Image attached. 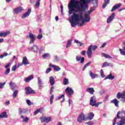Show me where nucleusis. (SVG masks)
I'll list each match as a JSON object with an SVG mask.
<instances>
[{"mask_svg": "<svg viewBox=\"0 0 125 125\" xmlns=\"http://www.w3.org/2000/svg\"><path fill=\"white\" fill-rule=\"evenodd\" d=\"M88 2H90V0H81L80 1L71 0L68 5L69 15L73 14V12H79L80 14H82V12H83V10L87 9L86 3Z\"/></svg>", "mask_w": 125, "mask_h": 125, "instance_id": "f257e3e1", "label": "nucleus"}, {"mask_svg": "<svg viewBox=\"0 0 125 125\" xmlns=\"http://www.w3.org/2000/svg\"><path fill=\"white\" fill-rule=\"evenodd\" d=\"M94 11V8H91L89 11L86 12L84 14V18L83 17L82 14H79L73 12L72 15L69 18V22L71 24L72 27H76V25L79 24L80 21H82V22L80 23V26H83L84 22H89L90 21V18H89L91 12Z\"/></svg>", "mask_w": 125, "mask_h": 125, "instance_id": "f03ea898", "label": "nucleus"}, {"mask_svg": "<svg viewBox=\"0 0 125 125\" xmlns=\"http://www.w3.org/2000/svg\"><path fill=\"white\" fill-rule=\"evenodd\" d=\"M49 82L51 87L50 90V94L51 95L50 98V104L53 103V100L54 99V95H52V92H53V89H54V84L55 83V80H54V77L51 76L49 78Z\"/></svg>", "mask_w": 125, "mask_h": 125, "instance_id": "7ed1b4c3", "label": "nucleus"}, {"mask_svg": "<svg viewBox=\"0 0 125 125\" xmlns=\"http://www.w3.org/2000/svg\"><path fill=\"white\" fill-rule=\"evenodd\" d=\"M102 102H100L96 103V97L95 96H93L90 100V105L92 106V107H98L100 104H102Z\"/></svg>", "mask_w": 125, "mask_h": 125, "instance_id": "20e7f679", "label": "nucleus"}, {"mask_svg": "<svg viewBox=\"0 0 125 125\" xmlns=\"http://www.w3.org/2000/svg\"><path fill=\"white\" fill-rule=\"evenodd\" d=\"M97 48V45H90L89 46L88 48V50L87 51V55L88 56V58H91L92 57V50L93 51H94L95 49Z\"/></svg>", "mask_w": 125, "mask_h": 125, "instance_id": "39448f33", "label": "nucleus"}, {"mask_svg": "<svg viewBox=\"0 0 125 125\" xmlns=\"http://www.w3.org/2000/svg\"><path fill=\"white\" fill-rule=\"evenodd\" d=\"M29 35L26 36V38L28 39L29 38L30 39L29 43H34L35 41H36V35L33 34V33L29 32L28 33Z\"/></svg>", "mask_w": 125, "mask_h": 125, "instance_id": "423d86ee", "label": "nucleus"}, {"mask_svg": "<svg viewBox=\"0 0 125 125\" xmlns=\"http://www.w3.org/2000/svg\"><path fill=\"white\" fill-rule=\"evenodd\" d=\"M65 92L68 96V97H71V96L74 94V90H73V89L70 87H67L65 89Z\"/></svg>", "mask_w": 125, "mask_h": 125, "instance_id": "0eeeda50", "label": "nucleus"}, {"mask_svg": "<svg viewBox=\"0 0 125 125\" xmlns=\"http://www.w3.org/2000/svg\"><path fill=\"white\" fill-rule=\"evenodd\" d=\"M83 121H86V119H85L84 114L81 113L77 118V122L81 123L83 122Z\"/></svg>", "mask_w": 125, "mask_h": 125, "instance_id": "6e6552de", "label": "nucleus"}, {"mask_svg": "<svg viewBox=\"0 0 125 125\" xmlns=\"http://www.w3.org/2000/svg\"><path fill=\"white\" fill-rule=\"evenodd\" d=\"M117 119H125V110L118 111L117 114Z\"/></svg>", "mask_w": 125, "mask_h": 125, "instance_id": "1a4fd4ad", "label": "nucleus"}, {"mask_svg": "<svg viewBox=\"0 0 125 125\" xmlns=\"http://www.w3.org/2000/svg\"><path fill=\"white\" fill-rule=\"evenodd\" d=\"M40 119L42 123H46V124H47V123H49V122H50V121H51V117H48L46 116L40 117Z\"/></svg>", "mask_w": 125, "mask_h": 125, "instance_id": "9d476101", "label": "nucleus"}, {"mask_svg": "<svg viewBox=\"0 0 125 125\" xmlns=\"http://www.w3.org/2000/svg\"><path fill=\"white\" fill-rule=\"evenodd\" d=\"M25 89L26 90L25 92L26 94H35V93H36V92L30 87H26Z\"/></svg>", "mask_w": 125, "mask_h": 125, "instance_id": "9b49d317", "label": "nucleus"}, {"mask_svg": "<svg viewBox=\"0 0 125 125\" xmlns=\"http://www.w3.org/2000/svg\"><path fill=\"white\" fill-rule=\"evenodd\" d=\"M31 11H32V10L31 9H28L26 13L23 14L21 16V19H24L27 18V17H29L30 14H31Z\"/></svg>", "mask_w": 125, "mask_h": 125, "instance_id": "f8f14e48", "label": "nucleus"}, {"mask_svg": "<svg viewBox=\"0 0 125 125\" xmlns=\"http://www.w3.org/2000/svg\"><path fill=\"white\" fill-rule=\"evenodd\" d=\"M23 10H24L23 7L20 6L14 9V12L16 13V14H19V13L22 12Z\"/></svg>", "mask_w": 125, "mask_h": 125, "instance_id": "ddd939ff", "label": "nucleus"}, {"mask_svg": "<svg viewBox=\"0 0 125 125\" xmlns=\"http://www.w3.org/2000/svg\"><path fill=\"white\" fill-rule=\"evenodd\" d=\"M115 18V13H112L110 17L108 18L107 19V23L109 24V23H111L112 20H114Z\"/></svg>", "mask_w": 125, "mask_h": 125, "instance_id": "4468645a", "label": "nucleus"}, {"mask_svg": "<svg viewBox=\"0 0 125 125\" xmlns=\"http://www.w3.org/2000/svg\"><path fill=\"white\" fill-rule=\"evenodd\" d=\"M110 103H111V104H114L115 107H119V103H120V101H118L117 99H114L110 101Z\"/></svg>", "mask_w": 125, "mask_h": 125, "instance_id": "2eb2a0df", "label": "nucleus"}, {"mask_svg": "<svg viewBox=\"0 0 125 125\" xmlns=\"http://www.w3.org/2000/svg\"><path fill=\"white\" fill-rule=\"evenodd\" d=\"M49 66V67H52L53 68H54V71H55L56 72H58V71H60V70H61V68L59 67V66L53 65L51 63L50 64Z\"/></svg>", "mask_w": 125, "mask_h": 125, "instance_id": "dca6fc26", "label": "nucleus"}, {"mask_svg": "<svg viewBox=\"0 0 125 125\" xmlns=\"http://www.w3.org/2000/svg\"><path fill=\"white\" fill-rule=\"evenodd\" d=\"M93 118H94V114L93 112H89L87 114V117L86 120H93Z\"/></svg>", "mask_w": 125, "mask_h": 125, "instance_id": "f3484780", "label": "nucleus"}, {"mask_svg": "<svg viewBox=\"0 0 125 125\" xmlns=\"http://www.w3.org/2000/svg\"><path fill=\"white\" fill-rule=\"evenodd\" d=\"M121 5H122V4L121 3H118L115 4L112 8V9L111 10V12H113V11H115L116 9H118V8H120L121 7Z\"/></svg>", "mask_w": 125, "mask_h": 125, "instance_id": "a211bd4d", "label": "nucleus"}, {"mask_svg": "<svg viewBox=\"0 0 125 125\" xmlns=\"http://www.w3.org/2000/svg\"><path fill=\"white\" fill-rule=\"evenodd\" d=\"M123 43L124 45H125V46H124L123 47V49L120 48L119 51H120L121 54H122V55L125 56V41L124 42H123Z\"/></svg>", "mask_w": 125, "mask_h": 125, "instance_id": "6ab92c4d", "label": "nucleus"}, {"mask_svg": "<svg viewBox=\"0 0 125 125\" xmlns=\"http://www.w3.org/2000/svg\"><path fill=\"white\" fill-rule=\"evenodd\" d=\"M10 34V31H7L6 32H0V37L1 38L7 37L8 35Z\"/></svg>", "mask_w": 125, "mask_h": 125, "instance_id": "aec40b11", "label": "nucleus"}, {"mask_svg": "<svg viewBox=\"0 0 125 125\" xmlns=\"http://www.w3.org/2000/svg\"><path fill=\"white\" fill-rule=\"evenodd\" d=\"M28 112V110L23 108H19V114L21 115V114H26Z\"/></svg>", "mask_w": 125, "mask_h": 125, "instance_id": "412c9836", "label": "nucleus"}, {"mask_svg": "<svg viewBox=\"0 0 125 125\" xmlns=\"http://www.w3.org/2000/svg\"><path fill=\"white\" fill-rule=\"evenodd\" d=\"M86 91L87 92H89V93H90V94H93V93H94V92L95 91L94 90V89L93 88L89 87L86 88Z\"/></svg>", "mask_w": 125, "mask_h": 125, "instance_id": "4be33fe9", "label": "nucleus"}, {"mask_svg": "<svg viewBox=\"0 0 125 125\" xmlns=\"http://www.w3.org/2000/svg\"><path fill=\"white\" fill-rule=\"evenodd\" d=\"M124 97H125L124 92L122 93L121 92L117 93L116 95V98H117V99H120V98H124Z\"/></svg>", "mask_w": 125, "mask_h": 125, "instance_id": "5701e85b", "label": "nucleus"}, {"mask_svg": "<svg viewBox=\"0 0 125 125\" xmlns=\"http://www.w3.org/2000/svg\"><path fill=\"white\" fill-rule=\"evenodd\" d=\"M10 86L11 87V89L12 90H14V89L15 88V87H16V84L14 83H13V82L11 81L9 83Z\"/></svg>", "mask_w": 125, "mask_h": 125, "instance_id": "b1692460", "label": "nucleus"}, {"mask_svg": "<svg viewBox=\"0 0 125 125\" xmlns=\"http://www.w3.org/2000/svg\"><path fill=\"white\" fill-rule=\"evenodd\" d=\"M32 51L34 52H38L39 51V47L37 45H33V46L31 48Z\"/></svg>", "mask_w": 125, "mask_h": 125, "instance_id": "393cba45", "label": "nucleus"}, {"mask_svg": "<svg viewBox=\"0 0 125 125\" xmlns=\"http://www.w3.org/2000/svg\"><path fill=\"white\" fill-rule=\"evenodd\" d=\"M89 75L92 79H96V78H98V74H93L91 71H89Z\"/></svg>", "mask_w": 125, "mask_h": 125, "instance_id": "a878e982", "label": "nucleus"}, {"mask_svg": "<svg viewBox=\"0 0 125 125\" xmlns=\"http://www.w3.org/2000/svg\"><path fill=\"white\" fill-rule=\"evenodd\" d=\"M33 79H34V76L30 75V76H28V77L25 78L24 79V81H25V82H26V83H28V82H30V81H32V80H33Z\"/></svg>", "mask_w": 125, "mask_h": 125, "instance_id": "bb28decb", "label": "nucleus"}, {"mask_svg": "<svg viewBox=\"0 0 125 125\" xmlns=\"http://www.w3.org/2000/svg\"><path fill=\"white\" fill-rule=\"evenodd\" d=\"M22 64H23V65H29V62L28 61V59H27V57H23L22 60Z\"/></svg>", "mask_w": 125, "mask_h": 125, "instance_id": "cd10ccee", "label": "nucleus"}, {"mask_svg": "<svg viewBox=\"0 0 125 125\" xmlns=\"http://www.w3.org/2000/svg\"><path fill=\"white\" fill-rule=\"evenodd\" d=\"M38 83L39 86L40 87H42V79H41V77L38 78Z\"/></svg>", "mask_w": 125, "mask_h": 125, "instance_id": "c85d7f7f", "label": "nucleus"}, {"mask_svg": "<svg viewBox=\"0 0 125 125\" xmlns=\"http://www.w3.org/2000/svg\"><path fill=\"white\" fill-rule=\"evenodd\" d=\"M109 3H110V0H104V3L103 4V8H105Z\"/></svg>", "mask_w": 125, "mask_h": 125, "instance_id": "c756f323", "label": "nucleus"}, {"mask_svg": "<svg viewBox=\"0 0 125 125\" xmlns=\"http://www.w3.org/2000/svg\"><path fill=\"white\" fill-rule=\"evenodd\" d=\"M108 79L109 80H114V79H115V77L113 76H112V74H110L109 75H108L107 76H106L104 80H108Z\"/></svg>", "mask_w": 125, "mask_h": 125, "instance_id": "7c9ffc66", "label": "nucleus"}, {"mask_svg": "<svg viewBox=\"0 0 125 125\" xmlns=\"http://www.w3.org/2000/svg\"><path fill=\"white\" fill-rule=\"evenodd\" d=\"M8 116H7V114H6V112L4 111L2 112L0 114V118H7Z\"/></svg>", "mask_w": 125, "mask_h": 125, "instance_id": "2f4dec72", "label": "nucleus"}, {"mask_svg": "<svg viewBox=\"0 0 125 125\" xmlns=\"http://www.w3.org/2000/svg\"><path fill=\"white\" fill-rule=\"evenodd\" d=\"M118 125H125V118L121 119L119 123L117 124Z\"/></svg>", "mask_w": 125, "mask_h": 125, "instance_id": "473e14b6", "label": "nucleus"}, {"mask_svg": "<svg viewBox=\"0 0 125 125\" xmlns=\"http://www.w3.org/2000/svg\"><path fill=\"white\" fill-rule=\"evenodd\" d=\"M110 63H108L107 62H105L103 63V65L102 66V68H104V67L110 66Z\"/></svg>", "mask_w": 125, "mask_h": 125, "instance_id": "72a5a7b5", "label": "nucleus"}, {"mask_svg": "<svg viewBox=\"0 0 125 125\" xmlns=\"http://www.w3.org/2000/svg\"><path fill=\"white\" fill-rule=\"evenodd\" d=\"M21 119H22V122H24L25 123H27L28 121H29V118H28V117H25V118H24L23 116H21Z\"/></svg>", "mask_w": 125, "mask_h": 125, "instance_id": "f704fd0d", "label": "nucleus"}, {"mask_svg": "<svg viewBox=\"0 0 125 125\" xmlns=\"http://www.w3.org/2000/svg\"><path fill=\"white\" fill-rule=\"evenodd\" d=\"M90 64H91V62H87V63H86V64L84 65V67H83V71H84V70H85V69H86V67H88V66H89V65H90Z\"/></svg>", "mask_w": 125, "mask_h": 125, "instance_id": "c9c22d12", "label": "nucleus"}, {"mask_svg": "<svg viewBox=\"0 0 125 125\" xmlns=\"http://www.w3.org/2000/svg\"><path fill=\"white\" fill-rule=\"evenodd\" d=\"M71 44H72V40H69L66 44V48H68V47H69Z\"/></svg>", "mask_w": 125, "mask_h": 125, "instance_id": "e433bc0d", "label": "nucleus"}, {"mask_svg": "<svg viewBox=\"0 0 125 125\" xmlns=\"http://www.w3.org/2000/svg\"><path fill=\"white\" fill-rule=\"evenodd\" d=\"M69 84V80L67 78H64L63 79V84L64 85H67V84Z\"/></svg>", "mask_w": 125, "mask_h": 125, "instance_id": "4c0bfd02", "label": "nucleus"}, {"mask_svg": "<svg viewBox=\"0 0 125 125\" xmlns=\"http://www.w3.org/2000/svg\"><path fill=\"white\" fill-rule=\"evenodd\" d=\"M41 3V0H37L35 3V7L36 8H38L39 6H40V4Z\"/></svg>", "mask_w": 125, "mask_h": 125, "instance_id": "58836bf2", "label": "nucleus"}, {"mask_svg": "<svg viewBox=\"0 0 125 125\" xmlns=\"http://www.w3.org/2000/svg\"><path fill=\"white\" fill-rule=\"evenodd\" d=\"M74 42H75L76 43H77V44L78 45H79L80 46H82V45H83V43L81 42H80L79 40H75L74 41Z\"/></svg>", "mask_w": 125, "mask_h": 125, "instance_id": "ea45409f", "label": "nucleus"}, {"mask_svg": "<svg viewBox=\"0 0 125 125\" xmlns=\"http://www.w3.org/2000/svg\"><path fill=\"white\" fill-rule=\"evenodd\" d=\"M17 94H18V91L16 90L13 94V98H16V97H17Z\"/></svg>", "mask_w": 125, "mask_h": 125, "instance_id": "a19ab883", "label": "nucleus"}, {"mask_svg": "<svg viewBox=\"0 0 125 125\" xmlns=\"http://www.w3.org/2000/svg\"><path fill=\"white\" fill-rule=\"evenodd\" d=\"M103 55L104 57H105V58H109V59H112V57H111L110 55L105 54V53H103Z\"/></svg>", "mask_w": 125, "mask_h": 125, "instance_id": "79ce46f5", "label": "nucleus"}, {"mask_svg": "<svg viewBox=\"0 0 125 125\" xmlns=\"http://www.w3.org/2000/svg\"><path fill=\"white\" fill-rule=\"evenodd\" d=\"M7 55H8V54L6 52H4L3 55L0 56V59H2L3 57H5L6 56H7Z\"/></svg>", "mask_w": 125, "mask_h": 125, "instance_id": "37998d69", "label": "nucleus"}, {"mask_svg": "<svg viewBox=\"0 0 125 125\" xmlns=\"http://www.w3.org/2000/svg\"><path fill=\"white\" fill-rule=\"evenodd\" d=\"M41 111H42V108H39L36 110L34 112V116H36V115H37V114H39V113H41Z\"/></svg>", "mask_w": 125, "mask_h": 125, "instance_id": "c03bdc74", "label": "nucleus"}, {"mask_svg": "<svg viewBox=\"0 0 125 125\" xmlns=\"http://www.w3.org/2000/svg\"><path fill=\"white\" fill-rule=\"evenodd\" d=\"M49 56L50 55L49 53L44 54L42 56V58H43V59H46V58H47V57H49Z\"/></svg>", "mask_w": 125, "mask_h": 125, "instance_id": "a18cd8bd", "label": "nucleus"}, {"mask_svg": "<svg viewBox=\"0 0 125 125\" xmlns=\"http://www.w3.org/2000/svg\"><path fill=\"white\" fill-rule=\"evenodd\" d=\"M5 82H4L3 83H0V89L3 88L4 87V85H5Z\"/></svg>", "mask_w": 125, "mask_h": 125, "instance_id": "49530a36", "label": "nucleus"}, {"mask_svg": "<svg viewBox=\"0 0 125 125\" xmlns=\"http://www.w3.org/2000/svg\"><path fill=\"white\" fill-rule=\"evenodd\" d=\"M100 74L102 78H105V75H104V71H103V69H101Z\"/></svg>", "mask_w": 125, "mask_h": 125, "instance_id": "de8ad7c7", "label": "nucleus"}, {"mask_svg": "<svg viewBox=\"0 0 125 125\" xmlns=\"http://www.w3.org/2000/svg\"><path fill=\"white\" fill-rule=\"evenodd\" d=\"M10 72V68H7L5 72V75H8Z\"/></svg>", "mask_w": 125, "mask_h": 125, "instance_id": "09e8293b", "label": "nucleus"}, {"mask_svg": "<svg viewBox=\"0 0 125 125\" xmlns=\"http://www.w3.org/2000/svg\"><path fill=\"white\" fill-rule=\"evenodd\" d=\"M16 69H17V65H14L12 67V71H16Z\"/></svg>", "mask_w": 125, "mask_h": 125, "instance_id": "8fccbe9b", "label": "nucleus"}, {"mask_svg": "<svg viewBox=\"0 0 125 125\" xmlns=\"http://www.w3.org/2000/svg\"><path fill=\"white\" fill-rule=\"evenodd\" d=\"M37 39H38V40H41V39H42V34L38 35Z\"/></svg>", "mask_w": 125, "mask_h": 125, "instance_id": "3c124183", "label": "nucleus"}, {"mask_svg": "<svg viewBox=\"0 0 125 125\" xmlns=\"http://www.w3.org/2000/svg\"><path fill=\"white\" fill-rule=\"evenodd\" d=\"M85 125H93V122L90 121L88 122H86L85 124Z\"/></svg>", "mask_w": 125, "mask_h": 125, "instance_id": "603ef678", "label": "nucleus"}, {"mask_svg": "<svg viewBox=\"0 0 125 125\" xmlns=\"http://www.w3.org/2000/svg\"><path fill=\"white\" fill-rule=\"evenodd\" d=\"M50 72H51V68H48L46 70V74H48V73H49Z\"/></svg>", "mask_w": 125, "mask_h": 125, "instance_id": "864d4df0", "label": "nucleus"}, {"mask_svg": "<svg viewBox=\"0 0 125 125\" xmlns=\"http://www.w3.org/2000/svg\"><path fill=\"white\" fill-rule=\"evenodd\" d=\"M81 61L80 62V63H81V64H83V63L84 62V57L81 58Z\"/></svg>", "mask_w": 125, "mask_h": 125, "instance_id": "5fc2aeb1", "label": "nucleus"}, {"mask_svg": "<svg viewBox=\"0 0 125 125\" xmlns=\"http://www.w3.org/2000/svg\"><path fill=\"white\" fill-rule=\"evenodd\" d=\"M26 103L29 105V106H31V105H32V103H31V101L29 100H26Z\"/></svg>", "mask_w": 125, "mask_h": 125, "instance_id": "6e6d98bb", "label": "nucleus"}, {"mask_svg": "<svg viewBox=\"0 0 125 125\" xmlns=\"http://www.w3.org/2000/svg\"><path fill=\"white\" fill-rule=\"evenodd\" d=\"M106 44H107V43H104L103 45L100 47V48H103V47H105V46H106Z\"/></svg>", "mask_w": 125, "mask_h": 125, "instance_id": "4d7b16f0", "label": "nucleus"}, {"mask_svg": "<svg viewBox=\"0 0 125 125\" xmlns=\"http://www.w3.org/2000/svg\"><path fill=\"white\" fill-rule=\"evenodd\" d=\"M85 53H86V51H85V50H83L81 52V54L84 56H85Z\"/></svg>", "mask_w": 125, "mask_h": 125, "instance_id": "13d9d810", "label": "nucleus"}, {"mask_svg": "<svg viewBox=\"0 0 125 125\" xmlns=\"http://www.w3.org/2000/svg\"><path fill=\"white\" fill-rule=\"evenodd\" d=\"M118 119V117H115L114 119V122H113V125H116V123H117V119Z\"/></svg>", "mask_w": 125, "mask_h": 125, "instance_id": "bf43d9fd", "label": "nucleus"}, {"mask_svg": "<svg viewBox=\"0 0 125 125\" xmlns=\"http://www.w3.org/2000/svg\"><path fill=\"white\" fill-rule=\"evenodd\" d=\"M81 59H82V57H76V60L79 62V61H81Z\"/></svg>", "mask_w": 125, "mask_h": 125, "instance_id": "052dcab7", "label": "nucleus"}, {"mask_svg": "<svg viewBox=\"0 0 125 125\" xmlns=\"http://www.w3.org/2000/svg\"><path fill=\"white\" fill-rule=\"evenodd\" d=\"M61 12L62 15H63V5H61Z\"/></svg>", "mask_w": 125, "mask_h": 125, "instance_id": "680f3d73", "label": "nucleus"}, {"mask_svg": "<svg viewBox=\"0 0 125 125\" xmlns=\"http://www.w3.org/2000/svg\"><path fill=\"white\" fill-rule=\"evenodd\" d=\"M59 61V58H58V57L56 56L55 57V61H56V62H57V61Z\"/></svg>", "mask_w": 125, "mask_h": 125, "instance_id": "e2e57ef3", "label": "nucleus"}, {"mask_svg": "<svg viewBox=\"0 0 125 125\" xmlns=\"http://www.w3.org/2000/svg\"><path fill=\"white\" fill-rule=\"evenodd\" d=\"M9 66H10V63H8L5 66V69H7Z\"/></svg>", "mask_w": 125, "mask_h": 125, "instance_id": "0e129e2a", "label": "nucleus"}, {"mask_svg": "<svg viewBox=\"0 0 125 125\" xmlns=\"http://www.w3.org/2000/svg\"><path fill=\"white\" fill-rule=\"evenodd\" d=\"M41 18H42V15H39L37 16V19H38V20H40Z\"/></svg>", "mask_w": 125, "mask_h": 125, "instance_id": "69168bd1", "label": "nucleus"}, {"mask_svg": "<svg viewBox=\"0 0 125 125\" xmlns=\"http://www.w3.org/2000/svg\"><path fill=\"white\" fill-rule=\"evenodd\" d=\"M62 97H63L64 98V97H65V95H62L60 97H59L58 98V99L60 100V99H61V98H62Z\"/></svg>", "mask_w": 125, "mask_h": 125, "instance_id": "338daca9", "label": "nucleus"}, {"mask_svg": "<svg viewBox=\"0 0 125 125\" xmlns=\"http://www.w3.org/2000/svg\"><path fill=\"white\" fill-rule=\"evenodd\" d=\"M68 103L69 105H71V104H72V100L71 99L68 100Z\"/></svg>", "mask_w": 125, "mask_h": 125, "instance_id": "774afa93", "label": "nucleus"}]
</instances>
